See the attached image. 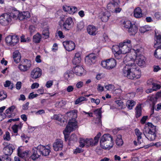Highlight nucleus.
<instances>
[{
	"mask_svg": "<svg viewBox=\"0 0 161 161\" xmlns=\"http://www.w3.org/2000/svg\"><path fill=\"white\" fill-rule=\"evenodd\" d=\"M147 125L143 129V134L148 140L153 141L156 136V127L151 123H148Z\"/></svg>",
	"mask_w": 161,
	"mask_h": 161,
	"instance_id": "obj_1",
	"label": "nucleus"
},
{
	"mask_svg": "<svg viewBox=\"0 0 161 161\" xmlns=\"http://www.w3.org/2000/svg\"><path fill=\"white\" fill-rule=\"evenodd\" d=\"M100 143L102 148L109 150L114 145L113 138L109 134H105L101 137Z\"/></svg>",
	"mask_w": 161,
	"mask_h": 161,
	"instance_id": "obj_2",
	"label": "nucleus"
},
{
	"mask_svg": "<svg viewBox=\"0 0 161 161\" xmlns=\"http://www.w3.org/2000/svg\"><path fill=\"white\" fill-rule=\"evenodd\" d=\"M138 73V74L136 75L137 73H134L133 71H129L128 68L126 67H124L122 70L123 75L131 80H135L140 78L141 76L140 71Z\"/></svg>",
	"mask_w": 161,
	"mask_h": 161,
	"instance_id": "obj_3",
	"label": "nucleus"
},
{
	"mask_svg": "<svg viewBox=\"0 0 161 161\" xmlns=\"http://www.w3.org/2000/svg\"><path fill=\"white\" fill-rule=\"evenodd\" d=\"M77 127V122L76 119L73 120H69L68 124L66 125L64 130V134L65 136V139L66 140V136L65 133H69L74 130Z\"/></svg>",
	"mask_w": 161,
	"mask_h": 161,
	"instance_id": "obj_4",
	"label": "nucleus"
},
{
	"mask_svg": "<svg viewBox=\"0 0 161 161\" xmlns=\"http://www.w3.org/2000/svg\"><path fill=\"white\" fill-rule=\"evenodd\" d=\"M121 47L120 51L123 54L128 53L130 51L131 47V41L129 40H126L122 43H119Z\"/></svg>",
	"mask_w": 161,
	"mask_h": 161,
	"instance_id": "obj_5",
	"label": "nucleus"
},
{
	"mask_svg": "<svg viewBox=\"0 0 161 161\" xmlns=\"http://www.w3.org/2000/svg\"><path fill=\"white\" fill-rule=\"evenodd\" d=\"M101 65L103 67L105 68L108 69H111L114 68L116 65V60L113 58H111L102 61Z\"/></svg>",
	"mask_w": 161,
	"mask_h": 161,
	"instance_id": "obj_6",
	"label": "nucleus"
},
{
	"mask_svg": "<svg viewBox=\"0 0 161 161\" xmlns=\"http://www.w3.org/2000/svg\"><path fill=\"white\" fill-rule=\"evenodd\" d=\"M101 135V133L99 132L94 137V140L92 138L84 139L86 147H88L90 146H93L97 145Z\"/></svg>",
	"mask_w": 161,
	"mask_h": 161,
	"instance_id": "obj_7",
	"label": "nucleus"
},
{
	"mask_svg": "<svg viewBox=\"0 0 161 161\" xmlns=\"http://www.w3.org/2000/svg\"><path fill=\"white\" fill-rule=\"evenodd\" d=\"M31 65V61L29 60L25 59L22 62V64L19 65L18 68L21 71L25 72L30 69Z\"/></svg>",
	"mask_w": 161,
	"mask_h": 161,
	"instance_id": "obj_8",
	"label": "nucleus"
},
{
	"mask_svg": "<svg viewBox=\"0 0 161 161\" xmlns=\"http://www.w3.org/2000/svg\"><path fill=\"white\" fill-rule=\"evenodd\" d=\"M19 39V36L17 35H10L6 37L5 41L8 44L11 46H13L18 42Z\"/></svg>",
	"mask_w": 161,
	"mask_h": 161,
	"instance_id": "obj_9",
	"label": "nucleus"
},
{
	"mask_svg": "<svg viewBox=\"0 0 161 161\" xmlns=\"http://www.w3.org/2000/svg\"><path fill=\"white\" fill-rule=\"evenodd\" d=\"M11 20V17L8 14H3L0 16V23L3 25H7Z\"/></svg>",
	"mask_w": 161,
	"mask_h": 161,
	"instance_id": "obj_10",
	"label": "nucleus"
},
{
	"mask_svg": "<svg viewBox=\"0 0 161 161\" xmlns=\"http://www.w3.org/2000/svg\"><path fill=\"white\" fill-rule=\"evenodd\" d=\"M73 24L72 18L68 17L62 26L63 29L65 31H69L73 27Z\"/></svg>",
	"mask_w": 161,
	"mask_h": 161,
	"instance_id": "obj_11",
	"label": "nucleus"
},
{
	"mask_svg": "<svg viewBox=\"0 0 161 161\" xmlns=\"http://www.w3.org/2000/svg\"><path fill=\"white\" fill-rule=\"evenodd\" d=\"M42 148L40 147L39 145L37 147L33 149V153L31 156L32 159L35 160L41 156L42 153L41 151V150H42Z\"/></svg>",
	"mask_w": 161,
	"mask_h": 161,
	"instance_id": "obj_12",
	"label": "nucleus"
},
{
	"mask_svg": "<svg viewBox=\"0 0 161 161\" xmlns=\"http://www.w3.org/2000/svg\"><path fill=\"white\" fill-rule=\"evenodd\" d=\"M63 44L65 48L68 51H72L75 49V44L71 41H64Z\"/></svg>",
	"mask_w": 161,
	"mask_h": 161,
	"instance_id": "obj_13",
	"label": "nucleus"
},
{
	"mask_svg": "<svg viewBox=\"0 0 161 161\" xmlns=\"http://www.w3.org/2000/svg\"><path fill=\"white\" fill-rule=\"evenodd\" d=\"M63 141L60 139L56 140L53 144L54 150L56 151L61 150L63 146Z\"/></svg>",
	"mask_w": 161,
	"mask_h": 161,
	"instance_id": "obj_14",
	"label": "nucleus"
},
{
	"mask_svg": "<svg viewBox=\"0 0 161 161\" xmlns=\"http://www.w3.org/2000/svg\"><path fill=\"white\" fill-rule=\"evenodd\" d=\"M96 56L94 53H91L86 56L85 58V61L86 64L88 65L94 64L95 61Z\"/></svg>",
	"mask_w": 161,
	"mask_h": 161,
	"instance_id": "obj_15",
	"label": "nucleus"
},
{
	"mask_svg": "<svg viewBox=\"0 0 161 161\" xmlns=\"http://www.w3.org/2000/svg\"><path fill=\"white\" fill-rule=\"evenodd\" d=\"M14 149V147L12 144H9L3 148V151L5 155L9 156L11 155Z\"/></svg>",
	"mask_w": 161,
	"mask_h": 161,
	"instance_id": "obj_16",
	"label": "nucleus"
},
{
	"mask_svg": "<svg viewBox=\"0 0 161 161\" xmlns=\"http://www.w3.org/2000/svg\"><path fill=\"white\" fill-rule=\"evenodd\" d=\"M42 70L39 68L34 69L31 73V77L33 79H36L42 75Z\"/></svg>",
	"mask_w": 161,
	"mask_h": 161,
	"instance_id": "obj_17",
	"label": "nucleus"
},
{
	"mask_svg": "<svg viewBox=\"0 0 161 161\" xmlns=\"http://www.w3.org/2000/svg\"><path fill=\"white\" fill-rule=\"evenodd\" d=\"M29 151L23 152L21 153L19 149L18 150V156L20 158L25 160V161H27L31 158V155L29 153Z\"/></svg>",
	"mask_w": 161,
	"mask_h": 161,
	"instance_id": "obj_18",
	"label": "nucleus"
},
{
	"mask_svg": "<svg viewBox=\"0 0 161 161\" xmlns=\"http://www.w3.org/2000/svg\"><path fill=\"white\" fill-rule=\"evenodd\" d=\"M146 58L142 55L137 56L136 62L139 66H144L145 64Z\"/></svg>",
	"mask_w": 161,
	"mask_h": 161,
	"instance_id": "obj_19",
	"label": "nucleus"
},
{
	"mask_svg": "<svg viewBox=\"0 0 161 161\" xmlns=\"http://www.w3.org/2000/svg\"><path fill=\"white\" fill-rule=\"evenodd\" d=\"M77 111L75 109L73 110L66 113L67 115L69 117L71 118V119L69 120H73L76 119L77 116Z\"/></svg>",
	"mask_w": 161,
	"mask_h": 161,
	"instance_id": "obj_20",
	"label": "nucleus"
},
{
	"mask_svg": "<svg viewBox=\"0 0 161 161\" xmlns=\"http://www.w3.org/2000/svg\"><path fill=\"white\" fill-rule=\"evenodd\" d=\"M87 30L88 34L90 35L94 36L97 33V29L93 25H89L87 27Z\"/></svg>",
	"mask_w": 161,
	"mask_h": 161,
	"instance_id": "obj_21",
	"label": "nucleus"
},
{
	"mask_svg": "<svg viewBox=\"0 0 161 161\" xmlns=\"http://www.w3.org/2000/svg\"><path fill=\"white\" fill-rule=\"evenodd\" d=\"M101 109V108H98L94 111V114L97 116V120L98 121L97 124L99 125L101 124L102 111Z\"/></svg>",
	"mask_w": 161,
	"mask_h": 161,
	"instance_id": "obj_22",
	"label": "nucleus"
},
{
	"mask_svg": "<svg viewBox=\"0 0 161 161\" xmlns=\"http://www.w3.org/2000/svg\"><path fill=\"white\" fill-rule=\"evenodd\" d=\"M19 19L23 20L24 19H27L30 17V13L28 11L19 12Z\"/></svg>",
	"mask_w": 161,
	"mask_h": 161,
	"instance_id": "obj_23",
	"label": "nucleus"
},
{
	"mask_svg": "<svg viewBox=\"0 0 161 161\" xmlns=\"http://www.w3.org/2000/svg\"><path fill=\"white\" fill-rule=\"evenodd\" d=\"M84 69L81 66H76L74 70V73L77 75L80 76L83 74Z\"/></svg>",
	"mask_w": 161,
	"mask_h": 161,
	"instance_id": "obj_24",
	"label": "nucleus"
},
{
	"mask_svg": "<svg viewBox=\"0 0 161 161\" xmlns=\"http://www.w3.org/2000/svg\"><path fill=\"white\" fill-rule=\"evenodd\" d=\"M134 16L137 18H139L142 17V13L141 9L140 7L136 8L134 11Z\"/></svg>",
	"mask_w": 161,
	"mask_h": 161,
	"instance_id": "obj_25",
	"label": "nucleus"
},
{
	"mask_svg": "<svg viewBox=\"0 0 161 161\" xmlns=\"http://www.w3.org/2000/svg\"><path fill=\"white\" fill-rule=\"evenodd\" d=\"M40 148H42V150H41L42 152V155L43 156H47L49 155L50 152L49 148H47L45 146L40 145H39Z\"/></svg>",
	"mask_w": 161,
	"mask_h": 161,
	"instance_id": "obj_26",
	"label": "nucleus"
},
{
	"mask_svg": "<svg viewBox=\"0 0 161 161\" xmlns=\"http://www.w3.org/2000/svg\"><path fill=\"white\" fill-rule=\"evenodd\" d=\"M110 16V13L108 11H106L103 13L101 19L103 22H106L108 20Z\"/></svg>",
	"mask_w": 161,
	"mask_h": 161,
	"instance_id": "obj_27",
	"label": "nucleus"
},
{
	"mask_svg": "<svg viewBox=\"0 0 161 161\" xmlns=\"http://www.w3.org/2000/svg\"><path fill=\"white\" fill-rule=\"evenodd\" d=\"M138 28L136 25L133 24L128 30L129 33L130 35H134L137 32Z\"/></svg>",
	"mask_w": 161,
	"mask_h": 161,
	"instance_id": "obj_28",
	"label": "nucleus"
},
{
	"mask_svg": "<svg viewBox=\"0 0 161 161\" xmlns=\"http://www.w3.org/2000/svg\"><path fill=\"white\" fill-rule=\"evenodd\" d=\"M156 40L154 42V47H158L161 46V35H158L156 36Z\"/></svg>",
	"mask_w": 161,
	"mask_h": 161,
	"instance_id": "obj_29",
	"label": "nucleus"
},
{
	"mask_svg": "<svg viewBox=\"0 0 161 161\" xmlns=\"http://www.w3.org/2000/svg\"><path fill=\"white\" fill-rule=\"evenodd\" d=\"M130 66L128 67L127 66H125L124 67H126L128 68V69H129V71H131L132 72H134V73H139L140 71H139V69H137V68H136V64L134 63V64H132Z\"/></svg>",
	"mask_w": 161,
	"mask_h": 161,
	"instance_id": "obj_30",
	"label": "nucleus"
},
{
	"mask_svg": "<svg viewBox=\"0 0 161 161\" xmlns=\"http://www.w3.org/2000/svg\"><path fill=\"white\" fill-rule=\"evenodd\" d=\"M135 133L137 136V143L140 144L141 143V142L140 140L142 138V133L141 132L140 130L138 129H136L135 130Z\"/></svg>",
	"mask_w": 161,
	"mask_h": 161,
	"instance_id": "obj_31",
	"label": "nucleus"
},
{
	"mask_svg": "<svg viewBox=\"0 0 161 161\" xmlns=\"http://www.w3.org/2000/svg\"><path fill=\"white\" fill-rule=\"evenodd\" d=\"M156 48L154 53V56L157 58L161 59V46Z\"/></svg>",
	"mask_w": 161,
	"mask_h": 161,
	"instance_id": "obj_32",
	"label": "nucleus"
},
{
	"mask_svg": "<svg viewBox=\"0 0 161 161\" xmlns=\"http://www.w3.org/2000/svg\"><path fill=\"white\" fill-rule=\"evenodd\" d=\"M42 39L41 35L37 33L33 36V41L35 43H39Z\"/></svg>",
	"mask_w": 161,
	"mask_h": 161,
	"instance_id": "obj_33",
	"label": "nucleus"
},
{
	"mask_svg": "<svg viewBox=\"0 0 161 161\" xmlns=\"http://www.w3.org/2000/svg\"><path fill=\"white\" fill-rule=\"evenodd\" d=\"M19 11L17 10H13L10 15L11 17H12L14 19H17L18 18L19 19Z\"/></svg>",
	"mask_w": 161,
	"mask_h": 161,
	"instance_id": "obj_34",
	"label": "nucleus"
},
{
	"mask_svg": "<svg viewBox=\"0 0 161 161\" xmlns=\"http://www.w3.org/2000/svg\"><path fill=\"white\" fill-rule=\"evenodd\" d=\"M149 100L151 101L152 103V108L151 110V115H153L154 112V106L157 102L156 98L155 97H150Z\"/></svg>",
	"mask_w": 161,
	"mask_h": 161,
	"instance_id": "obj_35",
	"label": "nucleus"
},
{
	"mask_svg": "<svg viewBox=\"0 0 161 161\" xmlns=\"http://www.w3.org/2000/svg\"><path fill=\"white\" fill-rule=\"evenodd\" d=\"M136 118L139 117L141 115L142 109L141 104L138 105L136 108Z\"/></svg>",
	"mask_w": 161,
	"mask_h": 161,
	"instance_id": "obj_36",
	"label": "nucleus"
},
{
	"mask_svg": "<svg viewBox=\"0 0 161 161\" xmlns=\"http://www.w3.org/2000/svg\"><path fill=\"white\" fill-rule=\"evenodd\" d=\"M63 118V117L62 115L60 114L57 115L56 114H55L53 116L51 117V119H56L61 123L62 121H63V123L64 122V120H62Z\"/></svg>",
	"mask_w": 161,
	"mask_h": 161,
	"instance_id": "obj_37",
	"label": "nucleus"
},
{
	"mask_svg": "<svg viewBox=\"0 0 161 161\" xmlns=\"http://www.w3.org/2000/svg\"><path fill=\"white\" fill-rule=\"evenodd\" d=\"M135 104L136 102L133 100H128L126 103V106L129 109H131Z\"/></svg>",
	"mask_w": 161,
	"mask_h": 161,
	"instance_id": "obj_38",
	"label": "nucleus"
},
{
	"mask_svg": "<svg viewBox=\"0 0 161 161\" xmlns=\"http://www.w3.org/2000/svg\"><path fill=\"white\" fill-rule=\"evenodd\" d=\"M115 142L118 146H122L123 143V142L121 138V135H119L115 140Z\"/></svg>",
	"mask_w": 161,
	"mask_h": 161,
	"instance_id": "obj_39",
	"label": "nucleus"
},
{
	"mask_svg": "<svg viewBox=\"0 0 161 161\" xmlns=\"http://www.w3.org/2000/svg\"><path fill=\"white\" fill-rule=\"evenodd\" d=\"M73 75V74L70 72L67 71L64 74V77L65 80H68L71 79Z\"/></svg>",
	"mask_w": 161,
	"mask_h": 161,
	"instance_id": "obj_40",
	"label": "nucleus"
},
{
	"mask_svg": "<svg viewBox=\"0 0 161 161\" xmlns=\"http://www.w3.org/2000/svg\"><path fill=\"white\" fill-rule=\"evenodd\" d=\"M151 30V27L148 25H145L140 28V31L142 33H144L145 32Z\"/></svg>",
	"mask_w": 161,
	"mask_h": 161,
	"instance_id": "obj_41",
	"label": "nucleus"
},
{
	"mask_svg": "<svg viewBox=\"0 0 161 161\" xmlns=\"http://www.w3.org/2000/svg\"><path fill=\"white\" fill-rule=\"evenodd\" d=\"M77 8L75 6H69L68 10V13L71 14H74L77 12Z\"/></svg>",
	"mask_w": 161,
	"mask_h": 161,
	"instance_id": "obj_42",
	"label": "nucleus"
},
{
	"mask_svg": "<svg viewBox=\"0 0 161 161\" xmlns=\"http://www.w3.org/2000/svg\"><path fill=\"white\" fill-rule=\"evenodd\" d=\"M133 25L131 24V22L130 21H125L123 23V25L124 27L129 29L130 27H131Z\"/></svg>",
	"mask_w": 161,
	"mask_h": 161,
	"instance_id": "obj_43",
	"label": "nucleus"
},
{
	"mask_svg": "<svg viewBox=\"0 0 161 161\" xmlns=\"http://www.w3.org/2000/svg\"><path fill=\"white\" fill-rule=\"evenodd\" d=\"M121 47L119 45H115L113 46L112 50L113 52L115 53H118L119 52H121L120 51Z\"/></svg>",
	"mask_w": 161,
	"mask_h": 161,
	"instance_id": "obj_44",
	"label": "nucleus"
},
{
	"mask_svg": "<svg viewBox=\"0 0 161 161\" xmlns=\"http://www.w3.org/2000/svg\"><path fill=\"white\" fill-rule=\"evenodd\" d=\"M42 34L44 36L43 37L45 39H47L48 38L49 34L48 29L47 28L43 30L42 32Z\"/></svg>",
	"mask_w": 161,
	"mask_h": 161,
	"instance_id": "obj_45",
	"label": "nucleus"
},
{
	"mask_svg": "<svg viewBox=\"0 0 161 161\" xmlns=\"http://www.w3.org/2000/svg\"><path fill=\"white\" fill-rule=\"evenodd\" d=\"M15 106L14 105L12 106L9 107L6 110L5 113L7 114H10L14 111V109H15Z\"/></svg>",
	"mask_w": 161,
	"mask_h": 161,
	"instance_id": "obj_46",
	"label": "nucleus"
},
{
	"mask_svg": "<svg viewBox=\"0 0 161 161\" xmlns=\"http://www.w3.org/2000/svg\"><path fill=\"white\" fill-rule=\"evenodd\" d=\"M115 3H109L107 5V8L108 10L112 12V10L114 9Z\"/></svg>",
	"mask_w": 161,
	"mask_h": 161,
	"instance_id": "obj_47",
	"label": "nucleus"
},
{
	"mask_svg": "<svg viewBox=\"0 0 161 161\" xmlns=\"http://www.w3.org/2000/svg\"><path fill=\"white\" fill-rule=\"evenodd\" d=\"M3 139L7 141H9L11 138L9 133L8 131L6 132L5 134L3 136Z\"/></svg>",
	"mask_w": 161,
	"mask_h": 161,
	"instance_id": "obj_48",
	"label": "nucleus"
},
{
	"mask_svg": "<svg viewBox=\"0 0 161 161\" xmlns=\"http://www.w3.org/2000/svg\"><path fill=\"white\" fill-rule=\"evenodd\" d=\"M86 98L83 97H80L79 98H77L75 101V104H79L80 102L86 100Z\"/></svg>",
	"mask_w": 161,
	"mask_h": 161,
	"instance_id": "obj_49",
	"label": "nucleus"
},
{
	"mask_svg": "<svg viewBox=\"0 0 161 161\" xmlns=\"http://www.w3.org/2000/svg\"><path fill=\"white\" fill-rule=\"evenodd\" d=\"M105 88L108 91H111L114 89V86L112 84H109L105 86Z\"/></svg>",
	"mask_w": 161,
	"mask_h": 161,
	"instance_id": "obj_50",
	"label": "nucleus"
},
{
	"mask_svg": "<svg viewBox=\"0 0 161 161\" xmlns=\"http://www.w3.org/2000/svg\"><path fill=\"white\" fill-rule=\"evenodd\" d=\"M80 58H77L76 57H74L73 62L75 65H77L80 63Z\"/></svg>",
	"mask_w": 161,
	"mask_h": 161,
	"instance_id": "obj_51",
	"label": "nucleus"
},
{
	"mask_svg": "<svg viewBox=\"0 0 161 161\" xmlns=\"http://www.w3.org/2000/svg\"><path fill=\"white\" fill-rule=\"evenodd\" d=\"M132 58H130L129 56H126L124 58L123 62L125 64L131 59Z\"/></svg>",
	"mask_w": 161,
	"mask_h": 161,
	"instance_id": "obj_52",
	"label": "nucleus"
},
{
	"mask_svg": "<svg viewBox=\"0 0 161 161\" xmlns=\"http://www.w3.org/2000/svg\"><path fill=\"white\" fill-rule=\"evenodd\" d=\"M115 103L117 104L120 108L122 109L123 108V102L121 100H116L115 101Z\"/></svg>",
	"mask_w": 161,
	"mask_h": 161,
	"instance_id": "obj_53",
	"label": "nucleus"
},
{
	"mask_svg": "<svg viewBox=\"0 0 161 161\" xmlns=\"http://www.w3.org/2000/svg\"><path fill=\"white\" fill-rule=\"evenodd\" d=\"M122 53L121 52H119L118 53H115L114 55L115 58L118 59H120L121 58V54Z\"/></svg>",
	"mask_w": 161,
	"mask_h": 161,
	"instance_id": "obj_54",
	"label": "nucleus"
},
{
	"mask_svg": "<svg viewBox=\"0 0 161 161\" xmlns=\"http://www.w3.org/2000/svg\"><path fill=\"white\" fill-rule=\"evenodd\" d=\"M38 96V94H34V92H32L29 94L28 98L30 99H32Z\"/></svg>",
	"mask_w": 161,
	"mask_h": 161,
	"instance_id": "obj_55",
	"label": "nucleus"
},
{
	"mask_svg": "<svg viewBox=\"0 0 161 161\" xmlns=\"http://www.w3.org/2000/svg\"><path fill=\"white\" fill-rule=\"evenodd\" d=\"M85 145L84 142V139L81 138L80 141L79 146L81 147H83Z\"/></svg>",
	"mask_w": 161,
	"mask_h": 161,
	"instance_id": "obj_56",
	"label": "nucleus"
},
{
	"mask_svg": "<svg viewBox=\"0 0 161 161\" xmlns=\"http://www.w3.org/2000/svg\"><path fill=\"white\" fill-rule=\"evenodd\" d=\"M160 88L159 85L155 83L152 86V88L153 91H156L157 90Z\"/></svg>",
	"mask_w": 161,
	"mask_h": 161,
	"instance_id": "obj_57",
	"label": "nucleus"
},
{
	"mask_svg": "<svg viewBox=\"0 0 161 161\" xmlns=\"http://www.w3.org/2000/svg\"><path fill=\"white\" fill-rule=\"evenodd\" d=\"M135 63L134 59V58H132L131 60L129 61L125 65V66H127L128 67L130 66L132 64H134Z\"/></svg>",
	"mask_w": 161,
	"mask_h": 161,
	"instance_id": "obj_58",
	"label": "nucleus"
},
{
	"mask_svg": "<svg viewBox=\"0 0 161 161\" xmlns=\"http://www.w3.org/2000/svg\"><path fill=\"white\" fill-rule=\"evenodd\" d=\"M155 83L153 81V80L152 79H149L147 81V84L148 86H150L151 85H153Z\"/></svg>",
	"mask_w": 161,
	"mask_h": 161,
	"instance_id": "obj_59",
	"label": "nucleus"
},
{
	"mask_svg": "<svg viewBox=\"0 0 161 161\" xmlns=\"http://www.w3.org/2000/svg\"><path fill=\"white\" fill-rule=\"evenodd\" d=\"M77 137L76 135L75 134H72L70 137V140L73 141H77Z\"/></svg>",
	"mask_w": 161,
	"mask_h": 161,
	"instance_id": "obj_60",
	"label": "nucleus"
},
{
	"mask_svg": "<svg viewBox=\"0 0 161 161\" xmlns=\"http://www.w3.org/2000/svg\"><path fill=\"white\" fill-rule=\"evenodd\" d=\"M3 161H11V158L9 156L3 155Z\"/></svg>",
	"mask_w": 161,
	"mask_h": 161,
	"instance_id": "obj_61",
	"label": "nucleus"
},
{
	"mask_svg": "<svg viewBox=\"0 0 161 161\" xmlns=\"http://www.w3.org/2000/svg\"><path fill=\"white\" fill-rule=\"evenodd\" d=\"M84 25L82 22H80L77 24V27L79 29L81 30L84 28Z\"/></svg>",
	"mask_w": 161,
	"mask_h": 161,
	"instance_id": "obj_62",
	"label": "nucleus"
},
{
	"mask_svg": "<svg viewBox=\"0 0 161 161\" xmlns=\"http://www.w3.org/2000/svg\"><path fill=\"white\" fill-rule=\"evenodd\" d=\"M53 85V81L49 80L47 81L46 84V86L47 88H49Z\"/></svg>",
	"mask_w": 161,
	"mask_h": 161,
	"instance_id": "obj_63",
	"label": "nucleus"
},
{
	"mask_svg": "<svg viewBox=\"0 0 161 161\" xmlns=\"http://www.w3.org/2000/svg\"><path fill=\"white\" fill-rule=\"evenodd\" d=\"M83 85V83L82 81H80L76 84V86L78 88H80L82 87Z\"/></svg>",
	"mask_w": 161,
	"mask_h": 161,
	"instance_id": "obj_64",
	"label": "nucleus"
}]
</instances>
